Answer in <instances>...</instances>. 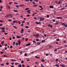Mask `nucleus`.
<instances>
[{
	"label": "nucleus",
	"mask_w": 67,
	"mask_h": 67,
	"mask_svg": "<svg viewBox=\"0 0 67 67\" xmlns=\"http://www.w3.org/2000/svg\"><path fill=\"white\" fill-rule=\"evenodd\" d=\"M39 19H40V21H43V20H45V18L44 17H39Z\"/></svg>",
	"instance_id": "1"
},
{
	"label": "nucleus",
	"mask_w": 67,
	"mask_h": 67,
	"mask_svg": "<svg viewBox=\"0 0 67 67\" xmlns=\"http://www.w3.org/2000/svg\"><path fill=\"white\" fill-rule=\"evenodd\" d=\"M62 24L63 25H64V26L65 27H67V24H65V23H62Z\"/></svg>",
	"instance_id": "2"
},
{
	"label": "nucleus",
	"mask_w": 67,
	"mask_h": 67,
	"mask_svg": "<svg viewBox=\"0 0 67 67\" xmlns=\"http://www.w3.org/2000/svg\"><path fill=\"white\" fill-rule=\"evenodd\" d=\"M56 19H62V17H56Z\"/></svg>",
	"instance_id": "3"
},
{
	"label": "nucleus",
	"mask_w": 67,
	"mask_h": 67,
	"mask_svg": "<svg viewBox=\"0 0 67 67\" xmlns=\"http://www.w3.org/2000/svg\"><path fill=\"white\" fill-rule=\"evenodd\" d=\"M64 9H65V8H62L61 9H60V11H62V10H64Z\"/></svg>",
	"instance_id": "4"
},
{
	"label": "nucleus",
	"mask_w": 67,
	"mask_h": 67,
	"mask_svg": "<svg viewBox=\"0 0 67 67\" xmlns=\"http://www.w3.org/2000/svg\"><path fill=\"white\" fill-rule=\"evenodd\" d=\"M30 43H27L26 44V46H29V45H30Z\"/></svg>",
	"instance_id": "5"
},
{
	"label": "nucleus",
	"mask_w": 67,
	"mask_h": 67,
	"mask_svg": "<svg viewBox=\"0 0 67 67\" xmlns=\"http://www.w3.org/2000/svg\"><path fill=\"white\" fill-rule=\"evenodd\" d=\"M49 8H51V9H53V8H54V6H50Z\"/></svg>",
	"instance_id": "6"
},
{
	"label": "nucleus",
	"mask_w": 67,
	"mask_h": 67,
	"mask_svg": "<svg viewBox=\"0 0 67 67\" xmlns=\"http://www.w3.org/2000/svg\"><path fill=\"white\" fill-rule=\"evenodd\" d=\"M18 43L19 45H20V44H21V42H20V40L18 41Z\"/></svg>",
	"instance_id": "7"
},
{
	"label": "nucleus",
	"mask_w": 67,
	"mask_h": 67,
	"mask_svg": "<svg viewBox=\"0 0 67 67\" xmlns=\"http://www.w3.org/2000/svg\"><path fill=\"white\" fill-rule=\"evenodd\" d=\"M0 29L2 30H5V28L4 27H1Z\"/></svg>",
	"instance_id": "8"
},
{
	"label": "nucleus",
	"mask_w": 67,
	"mask_h": 67,
	"mask_svg": "<svg viewBox=\"0 0 67 67\" xmlns=\"http://www.w3.org/2000/svg\"><path fill=\"white\" fill-rule=\"evenodd\" d=\"M60 66L62 67H65V65H62V64H61L60 65Z\"/></svg>",
	"instance_id": "9"
},
{
	"label": "nucleus",
	"mask_w": 67,
	"mask_h": 67,
	"mask_svg": "<svg viewBox=\"0 0 67 67\" xmlns=\"http://www.w3.org/2000/svg\"><path fill=\"white\" fill-rule=\"evenodd\" d=\"M9 16H10V15H7L5 16V17L6 18H8V17H9Z\"/></svg>",
	"instance_id": "10"
},
{
	"label": "nucleus",
	"mask_w": 67,
	"mask_h": 67,
	"mask_svg": "<svg viewBox=\"0 0 67 67\" xmlns=\"http://www.w3.org/2000/svg\"><path fill=\"white\" fill-rule=\"evenodd\" d=\"M55 66H56V67H58L59 66V65L58 64H55Z\"/></svg>",
	"instance_id": "11"
},
{
	"label": "nucleus",
	"mask_w": 67,
	"mask_h": 67,
	"mask_svg": "<svg viewBox=\"0 0 67 67\" xmlns=\"http://www.w3.org/2000/svg\"><path fill=\"white\" fill-rule=\"evenodd\" d=\"M36 24H40V23H38L37 22H36Z\"/></svg>",
	"instance_id": "12"
},
{
	"label": "nucleus",
	"mask_w": 67,
	"mask_h": 67,
	"mask_svg": "<svg viewBox=\"0 0 67 67\" xmlns=\"http://www.w3.org/2000/svg\"><path fill=\"white\" fill-rule=\"evenodd\" d=\"M19 5L20 7H23V5H24V4H23V5L21 4V5Z\"/></svg>",
	"instance_id": "13"
},
{
	"label": "nucleus",
	"mask_w": 67,
	"mask_h": 67,
	"mask_svg": "<svg viewBox=\"0 0 67 67\" xmlns=\"http://www.w3.org/2000/svg\"><path fill=\"white\" fill-rule=\"evenodd\" d=\"M41 67H44V65H43V64H41Z\"/></svg>",
	"instance_id": "14"
},
{
	"label": "nucleus",
	"mask_w": 67,
	"mask_h": 67,
	"mask_svg": "<svg viewBox=\"0 0 67 67\" xmlns=\"http://www.w3.org/2000/svg\"><path fill=\"white\" fill-rule=\"evenodd\" d=\"M25 10H29V8H25Z\"/></svg>",
	"instance_id": "15"
},
{
	"label": "nucleus",
	"mask_w": 67,
	"mask_h": 67,
	"mask_svg": "<svg viewBox=\"0 0 67 67\" xmlns=\"http://www.w3.org/2000/svg\"><path fill=\"white\" fill-rule=\"evenodd\" d=\"M14 11L15 12H18V10H14Z\"/></svg>",
	"instance_id": "16"
},
{
	"label": "nucleus",
	"mask_w": 67,
	"mask_h": 67,
	"mask_svg": "<svg viewBox=\"0 0 67 67\" xmlns=\"http://www.w3.org/2000/svg\"><path fill=\"white\" fill-rule=\"evenodd\" d=\"M37 44L38 45H40V44H41V42H37Z\"/></svg>",
	"instance_id": "17"
},
{
	"label": "nucleus",
	"mask_w": 67,
	"mask_h": 67,
	"mask_svg": "<svg viewBox=\"0 0 67 67\" xmlns=\"http://www.w3.org/2000/svg\"><path fill=\"white\" fill-rule=\"evenodd\" d=\"M0 65L1 66H4V64L3 63L2 64H1Z\"/></svg>",
	"instance_id": "18"
},
{
	"label": "nucleus",
	"mask_w": 67,
	"mask_h": 67,
	"mask_svg": "<svg viewBox=\"0 0 67 67\" xmlns=\"http://www.w3.org/2000/svg\"><path fill=\"white\" fill-rule=\"evenodd\" d=\"M47 18H49V16L48 15H47Z\"/></svg>",
	"instance_id": "19"
},
{
	"label": "nucleus",
	"mask_w": 67,
	"mask_h": 67,
	"mask_svg": "<svg viewBox=\"0 0 67 67\" xmlns=\"http://www.w3.org/2000/svg\"><path fill=\"white\" fill-rule=\"evenodd\" d=\"M2 32H3V33H5V31L4 30H2Z\"/></svg>",
	"instance_id": "20"
},
{
	"label": "nucleus",
	"mask_w": 67,
	"mask_h": 67,
	"mask_svg": "<svg viewBox=\"0 0 67 67\" xmlns=\"http://www.w3.org/2000/svg\"><path fill=\"white\" fill-rule=\"evenodd\" d=\"M18 67H22V65H21V64H20V65H18Z\"/></svg>",
	"instance_id": "21"
},
{
	"label": "nucleus",
	"mask_w": 67,
	"mask_h": 67,
	"mask_svg": "<svg viewBox=\"0 0 67 67\" xmlns=\"http://www.w3.org/2000/svg\"><path fill=\"white\" fill-rule=\"evenodd\" d=\"M45 40H42V43H44V42H45Z\"/></svg>",
	"instance_id": "22"
},
{
	"label": "nucleus",
	"mask_w": 67,
	"mask_h": 67,
	"mask_svg": "<svg viewBox=\"0 0 67 67\" xmlns=\"http://www.w3.org/2000/svg\"><path fill=\"white\" fill-rule=\"evenodd\" d=\"M39 8H43V7H42V6L41 5H40L39 6Z\"/></svg>",
	"instance_id": "23"
},
{
	"label": "nucleus",
	"mask_w": 67,
	"mask_h": 67,
	"mask_svg": "<svg viewBox=\"0 0 67 67\" xmlns=\"http://www.w3.org/2000/svg\"><path fill=\"white\" fill-rule=\"evenodd\" d=\"M13 27H14V28H15V29H17V27H16V26H13Z\"/></svg>",
	"instance_id": "24"
},
{
	"label": "nucleus",
	"mask_w": 67,
	"mask_h": 67,
	"mask_svg": "<svg viewBox=\"0 0 67 67\" xmlns=\"http://www.w3.org/2000/svg\"><path fill=\"white\" fill-rule=\"evenodd\" d=\"M25 28H26V29H29V27L27 26H25Z\"/></svg>",
	"instance_id": "25"
},
{
	"label": "nucleus",
	"mask_w": 67,
	"mask_h": 67,
	"mask_svg": "<svg viewBox=\"0 0 67 67\" xmlns=\"http://www.w3.org/2000/svg\"><path fill=\"white\" fill-rule=\"evenodd\" d=\"M37 5H33V7H37Z\"/></svg>",
	"instance_id": "26"
},
{
	"label": "nucleus",
	"mask_w": 67,
	"mask_h": 67,
	"mask_svg": "<svg viewBox=\"0 0 67 67\" xmlns=\"http://www.w3.org/2000/svg\"><path fill=\"white\" fill-rule=\"evenodd\" d=\"M12 3H13V2H9V4L10 5V4H12Z\"/></svg>",
	"instance_id": "27"
},
{
	"label": "nucleus",
	"mask_w": 67,
	"mask_h": 67,
	"mask_svg": "<svg viewBox=\"0 0 67 67\" xmlns=\"http://www.w3.org/2000/svg\"><path fill=\"white\" fill-rule=\"evenodd\" d=\"M15 65H18L19 64V63H16L15 64Z\"/></svg>",
	"instance_id": "28"
},
{
	"label": "nucleus",
	"mask_w": 67,
	"mask_h": 67,
	"mask_svg": "<svg viewBox=\"0 0 67 67\" xmlns=\"http://www.w3.org/2000/svg\"><path fill=\"white\" fill-rule=\"evenodd\" d=\"M41 61L42 62H44L45 61V60H44V59H42L41 60Z\"/></svg>",
	"instance_id": "29"
},
{
	"label": "nucleus",
	"mask_w": 67,
	"mask_h": 67,
	"mask_svg": "<svg viewBox=\"0 0 67 67\" xmlns=\"http://www.w3.org/2000/svg\"><path fill=\"white\" fill-rule=\"evenodd\" d=\"M4 53V52H0V53H1V54H3Z\"/></svg>",
	"instance_id": "30"
},
{
	"label": "nucleus",
	"mask_w": 67,
	"mask_h": 67,
	"mask_svg": "<svg viewBox=\"0 0 67 67\" xmlns=\"http://www.w3.org/2000/svg\"><path fill=\"white\" fill-rule=\"evenodd\" d=\"M16 7L17 8H19V6L18 5H16Z\"/></svg>",
	"instance_id": "31"
},
{
	"label": "nucleus",
	"mask_w": 67,
	"mask_h": 67,
	"mask_svg": "<svg viewBox=\"0 0 67 67\" xmlns=\"http://www.w3.org/2000/svg\"><path fill=\"white\" fill-rule=\"evenodd\" d=\"M10 48H13V46H10Z\"/></svg>",
	"instance_id": "32"
},
{
	"label": "nucleus",
	"mask_w": 67,
	"mask_h": 67,
	"mask_svg": "<svg viewBox=\"0 0 67 67\" xmlns=\"http://www.w3.org/2000/svg\"><path fill=\"white\" fill-rule=\"evenodd\" d=\"M57 49L56 48H55L54 49V51L56 52V51H57Z\"/></svg>",
	"instance_id": "33"
},
{
	"label": "nucleus",
	"mask_w": 67,
	"mask_h": 67,
	"mask_svg": "<svg viewBox=\"0 0 67 67\" xmlns=\"http://www.w3.org/2000/svg\"><path fill=\"white\" fill-rule=\"evenodd\" d=\"M6 65H9V63L8 62H7L6 63Z\"/></svg>",
	"instance_id": "34"
},
{
	"label": "nucleus",
	"mask_w": 67,
	"mask_h": 67,
	"mask_svg": "<svg viewBox=\"0 0 67 67\" xmlns=\"http://www.w3.org/2000/svg\"><path fill=\"white\" fill-rule=\"evenodd\" d=\"M56 62H58V59H56Z\"/></svg>",
	"instance_id": "35"
},
{
	"label": "nucleus",
	"mask_w": 67,
	"mask_h": 67,
	"mask_svg": "<svg viewBox=\"0 0 67 67\" xmlns=\"http://www.w3.org/2000/svg\"><path fill=\"white\" fill-rule=\"evenodd\" d=\"M15 22H16V20H14L13 21V23H15Z\"/></svg>",
	"instance_id": "36"
},
{
	"label": "nucleus",
	"mask_w": 67,
	"mask_h": 67,
	"mask_svg": "<svg viewBox=\"0 0 67 67\" xmlns=\"http://www.w3.org/2000/svg\"><path fill=\"white\" fill-rule=\"evenodd\" d=\"M36 41L38 42V41H39V39H36Z\"/></svg>",
	"instance_id": "37"
},
{
	"label": "nucleus",
	"mask_w": 67,
	"mask_h": 67,
	"mask_svg": "<svg viewBox=\"0 0 67 67\" xmlns=\"http://www.w3.org/2000/svg\"><path fill=\"white\" fill-rule=\"evenodd\" d=\"M56 40L57 41H59V39L58 38H57V39Z\"/></svg>",
	"instance_id": "38"
},
{
	"label": "nucleus",
	"mask_w": 67,
	"mask_h": 67,
	"mask_svg": "<svg viewBox=\"0 0 67 67\" xmlns=\"http://www.w3.org/2000/svg\"><path fill=\"white\" fill-rule=\"evenodd\" d=\"M33 43H36V42L34 40H33Z\"/></svg>",
	"instance_id": "39"
},
{
	"label": "nucleus",
	"mask_w": 67,
	"mask_h": 67,
	"mask_svg": "<svg viewBox=\"0 0 67 67\" xmlns=\"http://www.w3.org/2000/svg\"><path fill=\"white\" fill-rule=\"evenodd\" d=\"M8 34L7 33H4V34H5V35H7Z\"/></svg>",
	"instance_id": "40"
},
{
	"label": "nucleus",
	"mask_w": 67,
	"mask_h": 67,
	"mask_svg": "<svg viewBox=\"0 0 67 67\" xmlns=\"http://www.w3.org/2000/svg\"><path fill=\"white\" fill-rule=\"evenodd\" d=\"M9 15L10 16H11L12 15L11 14H9Z\"/></svg>",
	"instance_id": "41"
},
{
	"label": "nucleus",
	"mask_w": 67,
	"mask_h": 67,
	"mask_svg": "<svg viewBox=\"0 0 67 67\" xmlns=\"http://www.w3.org/2000/svg\"><path fill=\"white\" fill-rule=\"evenodd\" d=\"M21 63H22V64H23V63H24V61H23V60H22L21 61Z\"/></svg>",
	"instance_id": "42"
},
{
	"label": "nucleus",
	"mask_w": 67,
	"mask_h": 67,
	"mask_svg": "<svg viewBox=\"0 0 67 67\" xmlns=\"http://www.w3.org/2000/svg\"><path fill=\"white\" fill-rule=\"evenodd\" d=\"M15 42H13V44L14 45H15Z\"/></svg>",
	"instance_id": "43"
},
{
	"label": "nucleus",
	"mask_w": 67,
	"mask_h": 67,
	"mask_svg": "<svg viewBox=\"0 0 67 67\" xmlns=\"http://www.w3.org/2000/svg\"><path fill=\"white\" fill-rule=\"evenodd\" d=\"M30 11H31V10H29L27 11V12H30Z\"/></svg>",
	"instance_id": "44"
},
{
	"label": "nucleus",
	"mask_w": 67,
	"mask_h": 67,
	"mask_svg": "<svg viewBox=\"0 0 67 67\" xmlns=\"http://www.w3.org/2000/svg\"><path fill=\"white\" fill-rule=\"evenodd\" d=\"M26 16H30V15H29V14L27 15Z\"/></svg>",
	"instance_id": "45"
},
{
	"label": "nucleus",
	"mask_w": 67,
	"mask_h": 67,
	"mask_svg": "<svg viewBox=\"0 0 67 67\" xmlns=\"http://www.w3.org/2000/svg\"><path fill=\"white\" fill-rule=\"evenodd\" d=\"M28 41V39H27V38H26L25 39V41Z\"/></svg>",
	"instance_id": "46"
},
{
	"label": "nucleus",
	"mask_w": 67,
	"mask_h": 67,
	"mask_svg": "<svg viewBox=\"0 0 67 67\" xmlns=\"http://www.w3.org/2000/svg\"><path fill=\"white\" fill-rule=\"evenodd\" d=\"M8 21L10 22V21H11V20L10 19H9L8 20Z\"/></svg>",
	"instance_id": "47"
},
{
	"label": "nucleus",
	"mask_w": 67,
	"mask_h": 67,
	"mask_svg": "<svg viewBox=\"0 0 67 67\" xmlns=\"http://www.w3.org/2000/svg\"><path fill=\"white\" fill-rule=\"evenodd\" d=\"M24 55L25 56H27V54L25 53L24 54Z\"/></svg>",
	"instance_id": "48"
},
{
	"label": "nucleus",
	"mask_w": 67,
	"mask_h": 67,
	"mask_svg": "<svg viewBox=\"0 0 67 67\" xmlns=\"http://www.w3.org/2000/svg\"><path fill=\"white\" fill-rule=\"evenodd\" d=\"M7 48L6 47L5 48V50H7Z\"/></svg>",
	"instance_id": "49"
},
{
	"label": "nucleus",
	"mask_w": 67,
	"mask_h": 67,
	"mask_svg": "<svg viewBox=\"0 0 67 67\" xmlns=\"http://www.w3.org/2000/svg\"><path fill=\"white\" fill-rule=\"evenodd\" d=\"M7 45H8V44H5V46H7Z\"/></svg>",
	"instance_id": "50"
},
{
	"label": "nucleus",
	"mask_w": 67,
	"mask_h": 67,
	"mask_svg": "<svg viewBox=\"0 0 67 67\" xmlns=\"http://www.w3.org/2000/svg\"><path fill=\"white\" fill-rule=\"evenodd\" d=\"M11 64L12 65H14V63L13 62H12V63H11Z\"/></svg>",
	"instance_id": "51"
},
{
	"label": "nucleus",
	"mask_w": 67,
	"mask_h": 67,
	"mask_svg": "<svg viewBox=\"0 0 67 67\" xmlns=\"http://www.w3.org/2000/svg\"><path fill=\"white\" fill-rule=\"evenodd\" d=\"M8 8L9 9H10V6H8Z\"/></svg>",
	"instance_id": "52"
},
{
	"label": "nucleus",
	"mask_w": 67,
	"mask_h": 67,
	"mask_svg": "<svg viewBox=\"0 0 67 67\" xmlns=\"http://www.w3.org/2000/svg\"><path fill=\"white\" fill-rule=\"evenodd\" d=\"M1 9H2L3 8V7H2V6H1L0 7Z\"/></svg>",
	"instance_id": "53"
},
{
	"label": "nucleus",
	"mask_w": 67,
	"mask_h": 67,
	"mask_svg": "<svg viewBox=\"0 0 67 67\" xmlns=\"http://www.w3.org/2000/svg\"><path fill=\"white\" fill-rule=\"evenodd\" d=\"M13 39L14 40L15 39V37H13Z\"/></svg>",
	"instance_id": "54"
},
{
	"label": "nucleus",
	"mask_w": 67,
	"mask_h": 67,
	"mask_svg": "<svg viewBox=\"0 0 67 67\" xmlns=\"http://www.w3.org/2000/svg\"><path fill=\"white\" fill-rule=\"evenodd\" d=\"M17 38H19V36H16Z\"/></svg>",
	"instance_id": "55"
},
{
	"label": "nucleus",
	"mask_w": 67,
	"mask_h": 67,
	"mask_svg": "<svg viewBox=\"0 0 67 67\" xmlns=\"http://www.w3.org/2000/svg\"><path fill=\"white\" fill-rule=\"evenodd\" d=\"M52 21H53V22H55V20L54 19H53Z\"/></svg>",
	"instance_id": "56"
},
{
	"label": "nucleus",
	"mask_w": 67,
	"mask_h": 67,
	"mask_svg": "<svg viewBox=\"0 0 67 67\" xmlns=\"http://www.w3.org/2000/svg\"><path fill=\"white\" fill-rule=\"evenodd\" d=\"M14 4H18V3H16V2H14Z\"/></svg>",
	"instance_id": "57"
},
{
	"label": "nucleus",
	"mask_w": 67,
	"mask_h": 67,
	"mask_svg": "<svg viewBox=\"0 0 67 67\" xmlns=\"http://www.w3.org/2000/svg\"><path fill=\"white\" fill-rule=\"evenodd\" d=\"M27 25H30V23H29V22H27Z\"/></svg>",
	"instance_id": "58"
},
{
	"label": "nucleus",
	"mask_w": 67,
	"mask_h": 67,
	"mask_svg": "<svg viewBox=\"0 0 67 67\" xmlns=\"http://www.w3.org/2000/svg\"><path fill=\"white\" fill-rule=\"evenodd\" d=\"M56 44H57V45H58L59 44L57 42H56Z\"/></svg>",
	"instance_id": "59"
},
{
	"label": "nucleus",
	"mask_w": 67,
	"mask_h": 67,
	"mask_svg": "<svg viewBox=\"0 0 67 67\" xmlns=\"http://www.w3.org/2000/svg\"><path fill=\"white\" fill-rule=\"evenodd\" d=\"M18 44H19L18 43H16V46L18 45Z\"/></svg>",
	"instance_id": "60"
},
{
	"label": "nucleus",
	"mask_w": 67,
	"mask_h": 67,
	"mask_svg": "<svg viewBox=\"0 0 67 67\" xmlns=\"http://www.w3.org/2000/svg\"><path fill=\"white\" fill-rule=\"evenodd\" d=\"M63 42H64V43H66V41L64 40Z\"/></svg>",
	"instance_id": "61"
},
{
	"label": "nucleus",
	"mask_w": 67,
	"mask_h": 67,
	"mask_svg": "<svg viewBox=\"0 0 67 67\" xmlns=\"http://www.w3.org/2000/svg\"><path fill=\"white\" fill-rule=\"evenodd\" d=\"M18 23H19V24H21V22H20V21H18Z\"/></svg>",
	"instance_id": "62"
},
{
	"label": "nucleus",
	"mask_w": 67,
	"mask_h": 67,
	"mask_svg": "<svg viewBox=\"0 0 67 67\" xmlns=\"http://www.w3.org/2000/svg\"><path fill=\"white\" fill-rule=\"evenodd\" d=\"M21 31L23 32V31H24V29H22L21 30Z\"/></svg>",
	"instance_id": "63"
},
{
	"label": "nucleus",
	"mask_w": 67,
	"mask_h": 67,
	"mask_svg": "<svg viewBox=\"0 0 67 67\" xmlns=\"http://www.w3.org/2000/svg\"><path fill=\"white\" fill-rule=\"evenodd\" d=\"M36 58H38V57L37 56H35Z\"/></svg>",
	"instance_id": "64"
}]
</instances>
